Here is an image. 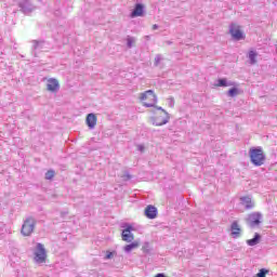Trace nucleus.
Masks as SVG:
<instances>
[{
    "label": "nucleus",
    "instance_id": "f257e3e1",
    "mask_svg": "<svg viewBox=\"0 0 277 277\" xmlns=\"http://www.w3.org/2000/svg\"><path fill=\"white\" fill-rule=\"evenodd\" d=\"M249 159L252 166L255 168H261V166H265V161H267V157L265 156V151H263V147H251L249 149Z\"/></svg>",
    "mask_w": 277,
    "mask_h": 277
},
{
    "label": "nucleus",
    "instance_id": "f03ea898",
    "mask_svg": "<svg viewBox=\"0 0 277 277\" xmlns=\"http://www.w3.org/2000/svg\"><path fill=\"white\" fill-rule=\"evenodd\" d=\"M34 230H36V219H34V216H28L22 225L21 233L23 237H31Z\"/></svg>",
    "mask_w": 277,
    "mask_h": 277
},
{
    "label": "nucleus",
    "instance_id": "7ed1b4c3",
    "mask_svg": "<svg viewBox=\"0 0 277 277\" xmlns=\"http://www.w3.org/2000/svg\"><path fill=\"white\" fill-rule=\"evenodd\" d=\"M246 222L249 228H261V224H263V214L261 212H252L248 214Z\"/></svg>",
    "mask_w": 277,
    "mask_h": 277
},
{
    "label": "nucleus",
    "instance_id": "20e7f679",
    "mask_svg": "<svg viewBox=\"0 0 277 277\" xmlns=\"http://www.w3.org/2000/svg\"><path fill=\"white\" fill-rule=\"evenodd\" d=\"M141 101H150V103H144V107H155V104L157 103V94H155V91L147 90L144 93L141 94Z\"/></svg>",
    "mask_w": 277,
    "mask_h": 277
},
{
    "label": "nucleus",
    "instance_id": "39448f33",
    "mask_svg": "<svg viewBox=\"0 0 277 277\" xmlns=\"http://www.w3.org/2000/svg\"><path fill=\"white\" fill-rule=\"evenodd\" d=\"M153 107H156L158 111H162V114H164L162 121H159V117H153L151 118L153 124H155V127H163V124H168L170 122V114L166 109H163V107L161 106H153Z\"/></svg>",
    "mask_w": 277,
    "mask_h": 277
},
{
    "label": "nucleus",
    "instance_id": "423d86ee",
    "mask_svg": "<svg viewBox=\"0 0 277 277\" xmlns=\"http://www.w3.org/2000/svg\"><path fill=\"white\" fill-rule=\"evenodd\" d=\"M121 228H124L121 233L122 240L131 243V241L135 239V236H133V234L131 233L132 230H134L133 226L129 223H124L123 225H121Z\"/></svg>",
    "mask_w": 277,
    "mask_h": 277
},
{
    "label": "nucleus",
    "instance_id": "0eeeda50",
    "mask_svg": "<svg viewBox=\"0 0 277 277\" xmlns=\"http://www.w3.org/2000/svg\"><path fill=\"white\" fill-rule=\"evenodd\" d=\"M229 34L233 40H235L236 42H239V40H246V35L243 34V31H241L239 26L233 23L229 25Z\"/></svg>",
    "mask_w": 277,
    "mask_h": 277
},
{
    "label": "nucleus",
    "instance_id": "6e6552de",
    "mask_svg": "<svg viewBox=\"0 0 277 277\" xmlns=\"http://www.w3.org/2000/svg\"><path fill=\"white\" fill-rule=\"evenodd\" d=\"M35 261L36 263H44L47 261V249H44V245L38 242L37 249L35 251Z\"/></svg>",
    "mask_w": 277,
    "mask_h": 277
},
{
    "label": "nucleus",
    "instance_id": "1a4fd4ad",
    "mask_svg": "<svg viewBox=\"0 0 277 277\" xmlns=\"http://www.w3.org/2000/svg\"><path fill=\"white\" fill-rule=\"evenodd\" d=\"M17 5L23 14H31L36 10L30 0H17Z\"/></svg>",
    "mask_w": 277,
    "mask_h": 277
},
{
    "label": "nucleus",
    "instance_id": "9d476101",
    "mask_svg": "<svg viewBox=\"0 0 277 277\" xmlns=\"http://www.w3.org/2000/svg\"><path fill=\"white\" fill-rule=\"evenodd\" d=\"M229 230L233 239H239V237H241V226H239V221H234Z\"/></svg>",
    "mask_w": 277,
    "mask_h": 277
},
{
    "label": "nucleus",
    "instance_id": "9b49d317",
    "mask_svg": "<svg viewBox=\"0 0 277 277\" xmlns=\"http://www.w3.org/2000/svg\"><path fill=\"white\" fill-rule=\"evenodd\" d=\"M144 9H145L144 4L136 3L134 5L133 11L130 13V17L131 18H137L140 16H144Z\"/></svg>",
    "mask_w": 277,
    "mask_h": 277
},
{
    "label": "nucleus",
    "instance_id": "f8f14e48",
    "mask_svg": "<svg viewBox=\"0 0 277 277\" xmlns=\"http://www.w3.org/2000/svg\"><path fill=\"white\" fill-rule=\"evenodd\" d=\"M144 213L148 220H155V217H157L159 211L157 210V207L149 205L145 208Z\"/></svg>",
    "mask_w": 277,
    "mask_h": 277
},
{
    "label": "nucleus",
    "instance_id": "ddd939ff",
    "mask_svg": "<svg viewBox=\"0 0 277 277\" xmlns=\"http://www.w3.org/2000/svg\"><path fill=\"white\" fill-rule=\"evenodd\" d=\"M240 205H242V207H245L247 211L254 209V201H252V198L250 196L241 197Z\"/></svg>",
    "mask_w": 277,
    "mask_h": 277
},
{
    "label": "nucleus",
    "instance_id": "4468645a",
    "mask_svg": "<svg viewBox=\"0 0 277 277\" xmlns=\"http://www.w3.org/2000/svg\"><path fill=\"white\" fill-rule=\"evenodd\" d=\"M48 91L49 92H58L60 91V81L55 78H50L48 80L47 84Z\"/></svg>",
    "mask_w": 277,
    "mask_h": 277
},
{
    "label": "nucleus",
    "instance_id": "2eb2a0df",
    "mask_svg": "<svg viewBox=\"0 0 277 277\" xmlns=\"http://www.w3.org/2000/svg\"><path fill=\"white\" fill-rule=\"evenodd\" d=\"M216 88H228L230 85H235V82L228 81L226 78H220L215 83Z\"/></svg>",
    "mask_w": 277,
    "mask_h": 277
},
{
    "label": "nucleus",
    "instance_id": "dca6fc26",
    "mask_svg": "<svg viewBox=\"0 0 277 277\" xmlns=\"http://www.w3.org/2000/svg\"><path fill=\"white\" fill-rule=\"evenodd\" d=\"M87 126L89 129H94V127H96V115L91 113L87 116Z\"/></svg>",
    "mask_w": 277,
    "mask_h": 277
},
{
    "label": "nucleus",
    "instance_id": "f3484780",
    "mask_svg": "<svg viewBox=\"0 0 277 277\" xmlns=\"http://www.w3.org/2000/svg\"><path fill=\"white\" fill-rule=\"evenodd\" d=\"M261 243V234L255 233L252 239L247 240V246L254 247Z\"/></svg>",
    "mask_w": 277,
    "mask_h": 277
},
{
    "label": "nucleus",
    "instance_id": "a211bd4d",
    "mask_svg": "<svg viewBox=\"0 0 277 277\" xmlns=\"http://www.w3.org/2000/svg\"><path fill=\"white\" fill-rule=\"evenodd\" d=\"M32 53L36 56V51L44 49V40H32Z\"/></svg>",
    "mask_w": 277,
    "mask_h": 277
},
{
    "label": "nucleus",
    "instance_id": "6ab92c4d",
    "mask_svg": "<svg viewBox=\"0 0 277 277\" xmlns=\"http://www.w3.org/2000/svg\"><path fill=\"white\" fill-rule=\"evenodd\" d=\"M135 248H140V242H136V241L131 242L126 247H123V250L129 254V252H131L132 250H135Z\"/></svg>",
    "mask_w": 277,
    "mask_h": 277
},
{
    "label": "nucleus",
    "instance_id": "aec40b11",
    "mask_svg": "<svg viewBox=\"0 0 277 277\" xmlns=\"http://www.w3.org/2000/svg\"><path fill=\"white\" fill-rule=\"evenodd\" d=\"M256 55H258L256 51H254V50L249 51L248 57L250 60L251 66H254V64H256Z\"/></svg>",
    "mask_w": 277,
    "mask_h": 277
},
{
    "label": "nucleus",
    "instance_id": "412c9836",
    "mask_svg": "<svg viewBox=\"0 0 277 277\" xmlns=\"http://www.w3.org/2000/svg\"><path fill=\"white\" fill-rule=\"evenodd\" d=\"M142 250H143L144 254H153V248H150L149 242H145L142 247Z\"/></svg>",
    "mask_w": 277,
    "mask_h": 277
},
{
    "label": "nucleus",
    "instance_id": "4be33fe9",
    "mask_svg": "<svg viewBox=\"0 0 277 277\" xmlns=\"http://www.w3.org/2000/svg\"><path fill=\"white\" fill-rule=\"evenodd\" d=\"M237 94H239V89H237L235 87L227 91V96H230L232 98H235V96H237Z\"/></svg>",
    "mask_w": 277,
    "mask_h": 277
},
{
    "label": "nucleus",
    "instance_id": "5701e85b",
    "mask_svg": "<svg viewBox=\"0 0 277 277\" xmlns=\"http://www.w3.org/2000/svg\"><path fill=\"white\" fill-rule=\"evenodd\" d=\"M54 177H55L54 170L51 169L48 172H45V181H53Z\"/></svg>",
    "mask_w": 277,
    "mask_h": 277
},
{
    "label": "nucleus",
    "instance_id": "b1692460",
    "mask_svg": "<svg viewBox=\"0 0 277 277\" xmlns=\"http://www.w3.org/2000/svg\"><path fill=\"white\" fill-rule=\"evenodd\" d=\"M267 274H269V271H268V269H266V268H261V269L259 271V273L256 274V277H265V276H267Z\"/></svg>",
    "mask_w": 277,
    "mask_h": 277
},
{
    "label": "nucleus",
    "instance_id": "393cba45",
    "mask_svg": "<svg viewBox=\"0 0 277 277\" xmlns=\"http://www.w3.org/2000/svg\"><path fill=\"white\" fill-rule=\"evenodd\" d=\"M121 179H123V181H131L133 176L131 175V173H129V171H126Z\"/></svg>",
    "mask_w": 277,
    "mask_h": 277
},
{
    "label": "nucleus",
    "instance_id": "a878e982",
    "mask_svg": "<svg viewBox=\"0 0 277 277\" xmlns=\"http://www.w3.org/2000/svg\"><path fill=\"white\" fill-rule=\"evenodd\" d=\"M114 254H116V251H107L106 255H105V260L109 261V260L114 259Z\"/></svg>",
    "mask_w": 277,
    "mask_h": 277
},
{
    "label": "nucleus",
    "instance_id": "bb28decb",
    "mask_svg": "<svg viewBox=\"0 0 277 277\" xmlns=\"http://www.w3.org/2000/svg\"><path fill=\"white\" fill-rule=\"evenodd\" d=\"M159 62H161V55L160 54H158V55H156V57H155V66H159Z\"/></svg>",
    "mask_w": 277,
    "mask_h": 277
},
{
    "label": "nucleus",
    "instance_id": "cd10ccee",
    "mask_svg": "<svg viewBox=\"0 0 277 277\" xmlns=\"http://www.w3.org/2000/svg\"><path fill=\"white\" fill-rule=\"evenodd\" d=\"M169 107H174V97L168 98Z\"/></svg>",
    "mask_w": 277,
    "mask_h": 277
},
{
    "label": "nucleus",
    "instance_id": "c85d7f7f",
    "mask_svg": "<svg viewBox=\"0 0 277 277\" xmlns=\"http://www.w3.org/2000/svg\"><path fill=\"white\" fill-rule=\"evenodd\" d=\"M127 44H128V48L131 49V47H133V39L128 38Z\"/></svg>",
    "mask_w": 277,
    "mask_h": 277
},
{
    "label": "nucleus",
    "instance_id": "c756f323",
    "mask_svg": "<svg viewBox=\"0 0 277 277\" xmlns=\"http://www.w3.org/2000/svg\"><path fill=\"white\" fill-rule=\"evenodd\" d=\"M153 29H154V30H155V29H159V25L154 24V25H153Z\"/></svg>",
    "mask_w": 277,
    "mask_h": 277
},
{
    "label": "nucleus",
    "instance_id": "7c9ffc66",
    "mask_svg": "<svg viewBox=\"0 0 277 277\" xmlns=\"http://www.w3.org/2000/svg\"><path fill=\"white\" fill-rule=\"evenodd\" d=\"M156 118H159V122L163 121V117H161V116H157Z\"/></svg>",
    "mask_w": 277,
    "mask_h": 277
},
{
    "label": "nucleus",
    "instance_id": "2f4dec72",
    "mask_svg": "<svg viewBox=\"0 0 277 277\" xmlns=\"http://www.w3.org/2000/svg\"><path fill=\"white\" fill-rule=\"evenodd\" d=\"M55 15H56V16H60V11H56V12H55Z\"/></svg>",
    "mask_w": 277,
    "mask_h": 277
},
{
    "label": "nucleus",
    "instance_id": "473e14b6",
    "mask_svg": "<svg viewBox=\"0 0 277 277\" xmlns=\"http://www.w3.org/2000/svg\"><path fill=\"white\" fill-rule=\"evenodd\" d=\"M166 42H167V44H169V45L172 44V41H166Z\"/></svg>",
    "mask_w": 277,
    "mask_h": 277
}]
</instances>
